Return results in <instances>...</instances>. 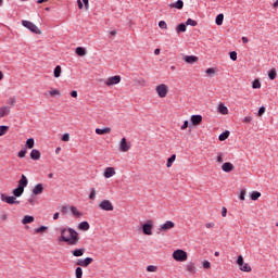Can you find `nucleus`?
<instances>
[{
    "instance_id": "47",
    "label": "nucleus",
    "mask_w": 278,
    "mask_h": 278,
    "mask_svg": "<svg viewBox=\"0 0 278 278\" xmlns=\"http://www.w3.org/2000/svg\"><path fill=\"white\" fill-rule=\"evenodd\" d=\"M245 197H247V189H243L240 191V195H239L240 201H244Z\"/></svg>"
},
{
    "instance_id": "36",
    "label": "nucleus",
    "mask_w": 278,
    "mask_h": 278,
    "mask_svg": "<svg viewBox=\"0 0 278 278\" xmlns=\"http://www.w3.org/2000/svg\"><path fill=\"white\" fill-rule=\"evenodd\" d=\"M176 31H177V34H181V33L186 31V24H184V23L179 24L176 28Z\"/></svg>"
},
{
    "instance_id": "13",
    "label": "nucleus",
    "mask_w": 278,
    "mask_h": 278,
    "mask_svg": "<svg viewBox=\"0 0 278 278\" xmlns=\"http://www.w3.org/2000/svg\"><path fill=\"white\" fill-rule=\"evenodd\" d=\"M182 60L187 64H194V63L199 62V56H195V55H184Z\"/></svg>"
},
{
    "instance_id": "59",
    "label": "nucleus",
    "mask_w": 278,
    "mask_h": 278,
    "mask_svg": "<svg viewBox=\"0 0 278 278\" xmlns=\"http://www.w3.org/2000/svg\"><path fill=\"white\" fill-rule=\"evenodd\" d=\"M222 216L225 218L227 216V207H223Z\"/></svg>"
},
{
    "instance_id": "21",
    "label": "nucleus",
    "mask_w": 278,
    "mask_h": 278,
    "mask_svg": "<svg viewBox=\"0 0 278 278\" xmlns=\"http://www.w3.org/2000/svg\"><path fill=\"white\" fill-rule=\"evenodd\" d=\"M170 8H176V10H184V0H177L170 4Z\"/></svg>"
},
{
    "instance_id": "23",
    "label": "nucleus",
    "mask_w": 278,
    "mask_h": 278,
    "mask_svg": "<svg viewBox=\"0 0 278 278\" xmlns=\"http://www.w3.org/2000/svg\"><path fill=\"white\" fill-rule=\"evenodd\" d=\"M30 223H34V216H31V215H26L22 219L23 225H29Z\"/></svg>"
},
{
    "instance_id": "4",
    "label": "nucleus",
    "mask_w": 278,
    "mask_h": 278,
    "mask_svg": "<svg viewBox=\"0 0 278 278\" xmlns=\"http://www.w3.org/2000/svg\"><path fill=\"white\" fill-rule=\"evenodd\" d=\"M23 27H26V29H29L33 34H41L40 28L34 24V22H29L27 20L22 21Z\"/></svg>"
},
{
    "instance_id": "58",
    "label": "nucleus",
    "mask_w": 278,
    "mask_h": 278,
    "mask_svg": "<svg viewBox=\"0 0 278 278\" xmlns=\"http://www.w3.org/2000/svg\"><path fill=\"white\" fill-rule=\"evenodd\" d=\"M251 121H253V117H251V116H245L243 118V123H251Z\"/></svg>"
},
{
    "instance_id": "15",
    "label": "nucleus",
    "mask_w": 278,
    "mask_h": 278,
    "mask_svg": "<svg viewBox=\"0 0 278 278\" xmlns=\"http://www.w3.org/2000/svg\"><path fill=\"white\" fill-rule=\"evenodd\" d=\"M28 184H29V181L27 180V177L25 175H22V178L18 180L17 188L25 190V188H27Z\"/></svg>"
},
{
    "instance_id": "12",
    "label": "nucleus",
    "mask_w": 278,
    "mask_h": 278,
    "mask_svg": "<svg viewBox=\"0 0 278 278\" xmlns=\"http://www.w3.org/2000/svg\"><path fill=\"white\" fill-rule=\"evenodd\" d=\"M91 262H93L92 257L79 258L77 261V266H83L84 268H88Z\"/></svg>"
},
{
    "instance_id": "31",
    "label": "nucleus",
    "mask_w": 278,
    "mask_h": 278,
    "mask_svg": "<svg viewBox=\"0 0 278 278\" xmlns=\"http://www.w3.org/2000/svg\"><path fill=\"white\" fill-rule=\"evenodd\" d=\"M187 271L191 273V275H194L197 273V267L194 266L193 263L187 265Z\"/></svg>"
},
{
    "instance_id": "16",
    "label": "nucleus",
    "mask_w": 278,
    "mask_h": 278,
    "mask_svg": "<svg viewBox=\"0 0 278 278\" xmlns=\"http://www.w3.org/2000/svg\"><path fill=\"white\" fill-rule=\"evenodd\" d=\"M43 191L45 187L42 186V184H37L33 189V194H35V197H38V194H42Z\"/></svg>"
},
{
    "instance_id": "48",
    "label": "nucleus",
    "mask_w": 278,
    "mask_h": 278,
    "mask_svg": "<svg viewBox=\"0 0 278 278\" xmlns=\"http://www.w3.org/2000/svg\"><path fill=\"white\" fill-rule=\"evenodd\" d=\"M63 142H68L71 140V135L68 132L64 134L61 138Z\"/></svg>"
},
{
    "instance_id": "17",
    "label": "nucleus",
    "mask_w": 278,
    "mask_h": 278,
    "mask_svg": "<svg viewBox=\"0 0 278 278\" xmlns=\"http://www.w3.org/2000/svg\"><path fill=\"white\" fill-rule=\"evenodd\" d=\"M235 168L236 167L230 162H226L222 165V170H224V173H231Z\"/></svg>"
},
{
    "instance_id": "28",
    "label": "nucleus",
    "mask_w": 278,
    "mask_h": 278,
    "mask_svg": "<svg viewBox=\"0 0 278 278\" xmlns=\"http://www.w3.org/2000/svg\"><path fill=\"white\" fill-rule=\"evenodd\" d=\"M227 138H229V130H226V131L222 132L218 137V140L220 142H225V140H227Z\"/></svg>"
},
{
    "instance_id": "19",
    "label": "nucleus",
    "mask_w": 278,
    "mask_h": 278,
    "mask_svg": "<svg viewBox=\"0 0 278 278\" xmlns=\"http://www.w3.org/2000/svg\"><path fill=\"white\" fill-rule=\"evenodd\" d=\"M202 121H203V116H201V115H192L191 116L192 125H201Z\"/></svg>"
},
{
    "instance_id": "6",
    "label": "nucleus",
    "mask_w": 278,
    "mask_h": 278,
    "mask_svg": "<svg viewBox=\"0 0 278 278\" xmlns=\"http://www.w3.org/2000/svg\"><path fill=\"white\" fill-rule=\"evenodd\" d=\"M1 201L8 203V205H18L21 203L15 195H5L4 193L1 194Z\"/></svg>"
},
{
    "instance_id": "3",
    "label": "nucleus",
    "mask_w": 278,
    "mask_h": 278,
    "mask_svg": "<svg viewBox=\"0 0 278 278\" xmlns=\"http://www.w3.org/2000/svg\"><path fill=\"white\" fill-rule=\"evenodd\" d=\"M236 263L239 266V270H241L242 273H251V265H249V263H244V257L242 255L238 256Z\"/></svg>"
},
{
    "instance_id": "55",
    "label": "nucleus",
    "mask_w": 278,
    "mask_h": 278,
    "mask_svg": "<svg viewBox=\"0 0 278 278\" xmlns=\"http://www.w3.org/2000/svg\"><path fill=\"white\" fill-rule=\"evenodd\" d=\"M216 74V71L212 67L207 68L206 70V75H215Z\"/></svg>"
},
{
    "instance_id": "38",
    "label": "nucleus",
    "mask_w": 278,
    "mask_h": 278,
    "mask_svg": "<svg viewBox=\"0 0 278 278\" xmlns=\"http://www.w3.org/2000/svg\"><path fill=\"white\" fill-rule=\"evenodd\" d=\"M60 75H62V67L60 65H58L55 68H54V77H60Z\"/></svg>"
},
{
    "instance_id": "1",
    "label": "nucleus",
    "mask_w": 278,
    "mask_h": 278,
    "mask_svg": "<svg viewBox=\"0 0 278 278\" xmlns=\"http://www.w3.org/2000/svg\"><path fill=\"white\" fill-rule=\"evenodd\" d=\"M60 242H66L70 247L79 244V232L73 228H61Z\"/></svg>"
},
{
    "instance_id": "57",
    "label": "nucleus",
    "mask_w": 278,
    "mask_h": 278,
    "mask_svg": "<svg viewBox=\"0 0 278 278\" xmlns=\"http://www.w3.org/2000/svg\"><path fill=\"white\" fill-rule=\"evenodd\" d=\"M180 129L184 131L185 129H188V121H185Z\"/></svg>"
},
{
    "instance_id": "63",
    "label": "nucleus",
    "mask_w": 278,
    "mask_h": 278,
    "mask_svg": "<svg viewBox=\"0 0 278 278\" xmlns=\"http://www.w3.org/2000/svg\"><path fill=\"white\" fill-rule=\"evenodd\" d=\"M77 3H78L79 10H83L84 9V3H81V0H77Z\"/></svg>"
},
{
    "instance_id": "42",
    "label": "nucleus",
    "mask_w": 278,
    "mask_h": 278,
    "mask_svg": "<svg viewBox=\"0 0 278 278\" xmlns=\"http://www.w3.org/2000/svg\"><path fill=\"white\" fill-rule=\"evenodd\" d=\"M269 79H277V72L275 70H271L268 72Z\"/></svg>"
},
{
    "instance_id": "18",
    "label": "nucleus",
    "mask_w": 278,
    "mask_h": 278,
    "mask_svg": "<svg viewBox=\"0 0 278 278\" xmlns=\"http://www.w3.org/2000/svg\"><path fill=\"white\" fill-rule=\"evenodd\" d=\"M112 132V128L110 127H105V128H96V134L98 136H105V134H111Z\"/></svg>"
},
{
    "instance_id": "56",
    "label": "nucleus",
    "mask_w": 278,
    "mask_h": 278,
    "mask_svg": "<svg viewBox=\"0 0 278 278\" xmlns=\"http://www.w3.org/2000/svg\"><path fill=\"white\" fill-rule=\"evenodd\" d=\"M266 112V108L261 106L258 110V116H262Z\"/></svg>"
},
{
    "instance_id": "51",
    "label": "nucleus",
    "mask_w": 278,
    "mask_h": 278,
    "mask_svg": "<svg viewBox=\"0 0 278 278\" xmlns=\"http://www.w3.org/2000/svg\"><path fill=\"white\" fill-rule=\"evenodd\" d=\"M230 60H232V62H236V60H238V53L236 51L230 52Z\"/></svg>"
},
{
    "instance_id": "26",
    "label": "nucleus",
    "mask_w": 278,
    "mask_h": 278,
    "mask_svg": "<svg viewBox=\"0 0 278 278\" xmlns=\"http://www.w3.org/2000/svg\"><path fill=\"white\" fill-rule=\"evenodd\" d=\"M30 157L35 161L40 160V152L37 149L31 150Z\"/></svg>"
},
{
    "instance_id": "50",
    "label": "nucleus",
    "mask_w": 278,
    "mask_h": 278,
    "mask_svg": "<svg viewBox=\"0 0 278 278\" xmlns=\"http://www.w3.org/2000/svg\"><path fill=\"white\" fill-rule=\"evenodd\" d=\"M159 27L161 29H167L168 28V25L164 22V21H160L159 22Z\"/></svg>"
},
{
    "instance_id": "29",
    "label": "nucleus",
    "mask_w": 278,
    "mask_h": 278,
    "mask_svg": "<svg viewBox=\"0 0 278 278\" xmlns=\"http://www.w3.org/2000/svg\"><path fill=\"white\" fill-rule=\"evenodd\" d=\"M223 21H225V15L223 13L218 14L215 18L216 25L220 26L223 25Z\"/></svg>"
},
{
    "instance_id": "22",
    "label": "nucleus",
    "mask_w": 278,
    "mask_h": 278,
    "mask_svg": "<svg viewBox=\"0 0 278 278\" xmlns=\"http://www.w3.org/2000/svg\"><path fill=\"white\" fill-rule=\"evenodd\" d=\"M84 253H86V249L81 248V249H76L72 252V254L74 255V257H81V255H84Z\"/></svg>"
},
{
    "instance_id": "35",
    "label": "nucleus",
    "mask_w": 278,
    "mask_h": 278,
    "mask_svg": "<svg viewBox=\"0 0 278 278\" xmlns=\"http://www.w3.org/2000/svg\"><path fill=\"white\" fill-rule=\"evenodd\" d=\"M71 212L74 216H77V218H79V216H81V212H79L77 210V206H71Z\"/></svg>"
},
{
    "instance_id": "41",
    "label": "nucleus",
    "mask_w": 278,
    "mask_h": 278,
    "mask_svg": "<svg viewBox=\"0 0 278 278\" xmlns=\"http://www.w3.org/2000/svg\"><path fill=\"white\" fill-rule=\"evenodd\" d=\"M8 129H10V127L0 126V136H5L8 134Z\"/></svg>"
},
{
    "instance_id": "33",
    "label": "nucleus",
    "mask_w": 278,
    "mask_h": 278,
    "mask_svg": "<svg viewBox=\"0 0 278 278\" xmlns=\"http://www.w3.org/2000/svg\"><path fill=\"white\" fill-rule=\"evenodd\" d=\"M175 160H177V155L173 154L166 163L167 168H170V166H173V163L175 162Z\"/></svg>"
},
{
    "instance_id": "7",
    "label": "nucleus",
    "mask_w": 278,
    "mask_h": 278,
    "mask_svg": "<svg viewBox=\"0 0 278 278\" xmlns=\"http://www.w3.org/2000/svg\"><path fill=\"white\" fill-rule=\"evenodd\" d=\"M155 90L161 99H164L168 94V86L165 84L156 86Z\"/></svg>"
},
{
    "instance_id": "61",
    "label": "nucleus",
    "mask_w": 278,
    "mask_h": 278,
    "mask_svg": "<svg viewBox=\"0 0 278 278\" xmlns=\"http://www.w3.org/2000/svg\"><path fill=\"white\" fill-rule=\"evenodd\" d=\"M206 229H212L214 227V223H207L205 224Z\"/></svg>"
},
{
    "instance_id": "9",
    "label": "nucleus",
    "mask_w": 278,
    "mask_h": 278,
    "mask_svg": "<svg viewBox=\"0 0 278 278\" xmlns=\"http://www.w3.org/2000/svg\"><path fill=\"white\" fill-rule=\"evenodd\" d=\"M129 149H131V144L129 142H127L126 138H122V140L119 142V151L122 153H127V151H129Z\"/></svg>"
},
{
    "instance_id": "45",
    "label": "nucleus",
    "mask_w": 278,
    "mask_h": 278,
    "mask_svg": "<svg viewBox=\"0 0 278 278\" xmlns=\"http://www.w3.org/2000/svg\"><path fill=\"white\" fill-rule=\"evenodd\" d=\"M84 277V270L81 269V267H77L76 268V278H81Z\"/></svg>"
},
{
    "instance_id": "25",
    "label": "nucleus",
    "mask_w": 278,
    "mask_h": 278,
    "mask_svg": "<svg viewBox=\"0 0 278 278\" xmlns=\"http://www.w3.org/2000/svg\"><path fill=\"white\" fill-rule=\"evenodd\" d=\"M78 229H80L81 231H88V229H90V224H88V222H81L78 225Z\"/></svg>"
},
{
    "instance_id": "14",
    "label": "nucleus",
    "mask_w": 278,
    "mask_h": 278,
    "mask_svg": "<svg viewBox=\"0 0 278 278\" xmlns=\"http://www.w3.org/2000/svg\"><path fill=\"white\" fill-rule=\"evenodd\" d=\"M103 175L105 179H110L111 177H114V175H116V170L114 169V167H106Z\"/></svg>"
},
{
    "instance_id": "5",
    "label": "nucleus",
    "mask_w": 278,
    "mask_h": 278,
    "mask_svg": "<svg viewBox=\"0 0 278 278\" xmlns=\"http://www.w3.org/2000/svg\"><path fill=\"white\" fill-rule=\"evenodd\" d=\"M100 210L103 212H114V204L110 200H103L99 203Z\"/></svg>"
},
{
    "instance_id": "37",
    "label": "nucleus",
    "mask_w": 278,
    "mask_h": 278,
    "mask_svg": "<svg viewBox=\"0 0 278 278\" xmlns=\"http://www.w3.org/2000/svg\"><path fill=\"white\" fill-rule=\"evenodd\" d=\"M34 144H35L34 138L27 139V141H26L27 149H34Z\"/></svg>"
},
{
    "instance_id": "43",
    "label": "nucleus",
    "mask_w": 278,
    "mask_h": 278,
    "mask_svg": "<svg viewBox=\"0 0 278 278\" xmlns=\"http://www.w3.org/2000/svg\"><path fill=\"white\" fill-rule=\"evenodd\" d=\"M186 25H190L191 27H197L198 23L192 18H188L186 22Z\"/></svg>"
},
{
    "instance_id": "40",
    "label": "nucleus",
    "mask_w": 278,
    "mask_h": 278,
    "mask_svg": "<svg viewBox=\"0 0 278 278\" xmlns=\"http://www.w3.org/2000/svg\"><path fill=\"white\" fill-rule=\"evenodd\" d=\"M223 157H225V154H223V152H218L217 157H216V162L218 164H223V162H224Z\"/></svg>"
},
{
    "instance_id": "2",
    "label": "nucleus",
    "mask_w": 278,
    "mask_h": 278,
    "mask_svg": "<svg viewBox=\"0 0 278 278\" xmlns=\"http://www.w3.org/2000/svg\"><path fill=\"white\" fill-rule=\"evenodd\" d=\"M172 256L175 262H186L188 260V252L178 249L173 252Z\"/></svg>"
},
{
    "instance_id": "64",
    "label": "nucleus",
    "mask_w": 278,
    "mask_h": 278,
    "mask_svg": "<svg viewBox=\"0 0 278 278\" xmlns=\"http://www.w3.org/2000/svg\"><path fill=\"white\" fill-rule=\"evenodd\" d=\"M242 42H243V45H247V43H249V39L247 38V37H242Z\"/></svg>"
},
{
    "instance_id": "27",
    "label": "nucleus",
    "mask_w": 278,
    "mask_h": 278,
    "mask_svg": "<svg viewBox=\"0 0 278 278\" xmlns=\"http://www.w3.org/2000/svg\"><path fill=\"white\" fill-rule=\"evenodd\" d=\"M218 112H219V114L226 115V114H229V109H227L225 104H219Z\"/></svg>"
},
{
    "instance_id": "54",
    "label": "nucleus",
    "mask_w": 278,
    "mask_h": 278,
    "mask_svg": "<svg viewBox=\"0 0 278 278\" xmlns=\"http://www.w3.org/2000/svg\"><path fill=\"white\" fill-rule=\"evenodd\" d=\"M50 97H55V94H60V90L53 89L49 91Z\"/></svg>"
},
{
    "instance_id": "10",
    "label": "nucleus",
    "mask_w": 278,
    "mask_h": 278,
    "mask_svg": "<svg viewBox=\"0 0 278 278\" xmlns=\"http://www.w3.org/2000/svg\"><path fill=\"white\" fill-rule=\"evenodd\" d=\"M105 84L108 86H116L117 84H121V76L118 75L111 76L106 79Z\"/></svg>"
},
{
    "instance_id": "30",
    "label": "nucleus",
    "mask_w": 278,
    "mask_h": 278,
    "mask_svg": "<svg viewBox=\"0 0 278 278\" xmlns=\"http://www.w3.org/2000/svg\"><path fill=\"white\" fill-rule=\"evenodd\" d=\"M260 197H262V193L260 191H253L250 194L251 201H257V199H260Z\"/></svg>"
},
{
    "instance_id": "60",
    "label": "nucleus",
    "mask_w": 278,
    "mask_h": 278,
    "mask_svg": "<svg viewBox=\"0 0 278 278\" xmlns=\"http://www.w3.org/2000/svg\"><path fill=\"white\" fill-rule=\"evenodd\" d=\"M83 3L85 5L86 10H88V8L90 7L89 0H83Z\"/></svg>"
},
{
    "instance_id": "8",
    "label": "nucleus",
    "mask_w": 278,
    "mask_h": 278,
    "mask_svg": "<svg viewBox=\"0 0 278 278\" xmlns=\"http://www.w3.org/2000/svg\"><path fill=\"white\" fill-rule=\"evenodd\" d=\"M153 222L150 220L142 225V231L144 236H153Z\"/></svg>"
},
{
    "instance_id": "39",
    "label": "nucleus",
    "mask_w": 278,
    "mask_h": 278,
    "mask_svg": "<svg viewBox=\"0 0 278 278\" xmlns=\"http://www.w3.org/2000/svg\"><path fill=\"white\" fill-rule=\"evenodd\" d=\"M89 199L91 201H94L97 199V189H91V191L89 193Z\"/></svg>"
},
{
    "instance_id": "20",
    "label": "nucleus",
    "mask_w": 278,
    "mask_h": 278,
    "mask_svg": "<svg viewBox=\"0 0 278 278\" xmlns=\"http://www.w3.org/2000/svg\"><path fill=\"white\" fill-rule=\"evenodd\" d=\"M8 114H10V106H1L0 118H4V116H8Z\"/></svg>"
},
{
    "instance_id": "46",
    "label": "nucleus",
    "mask_w": 278,
    "mask_h": 278,
    "mask_svg": "<svg viewBox=\"0 0 278 278\" xmlns=\"http://www.w3.org/2000/svg\"><path fill=\"white\" fill-rule=\"evenodd\" d=\"M147 270H148V273H156V271H157V266H155V265H149V266L147 267Z\"/></svg>"
},
{
    "instance_id": "52",
    "label": "nucleus",
    "mask_w": 278,
    "mask_h": 278,
    "mask_svg": "<svg viewBox=\"0 0 278 278\" xmlns=\"http://www.w3.org/2000/svg\"><path fill=\"white\" fill-rule=\"evenodd\" d=\"M25 155H27V149L21 150L17 154L18 157H25Z\"/></svg>"
},
{
    "instance_id": "49",
    "label": "nucleus",
    "mask_w": 278,
    "mask_h": 278,
    "mask_svg": "<svg viewBox=\"0 0 278 278\" xmlns=\"http://www.w3.org/2000/svg\"><path fill=\"white\" fill-rule=\"evenodd\" d=\"M0 220H3V222L8 220V213H5V211H2L0 213Z\"/></svg>"
},
{
    "instance_id": "34",
    "label": "nucleus",
    "mask_w": 278,
    "mask_h": 278,
    "mask_svg": "<svg viewBox=\"0 0 278 278\" xmlns=\"http://www.w3.org/2000/svg\"><path fill=\"white\" fill-rule=\"evenodd\" d=\"M252 88L254 90H260V88H262V83H260V79H255L253 83H252Z\"/></svg>"
},
{
    "instance_id": "11",
    "label": "nucleus",
    "mask_w": 278,
    "mask_h": 278,
    "mask_svg": "<svg viewBox=\"0 0 278 278\" xmlns=\"http://www.w3.org/2000/svg\"><path fill=\"white\" fill-rule=\"evenodd\" d=\"M175 228V223L167 220L166 223L162 224L159 228V231H169V229Z\"/></svg>"
},
{
    "instance_id": "24",
    "label": "nucleus",
    "mask_w": 278,
    "mask_h": 278,
    "mask_svg": "<svg viewBox=\"0 0 278 278\" xmlns=\"http://www.w3.org/2000/svg\"><path fill=\"white\" fill-rule=\"evenodd\" d=\"M23 192H25L24 189H21V187H17L15 188L13 191H12V194L15 197V198H18V197H23Z\"/></svg>"
},
{
    "instance_id": "32",
    "label": "nucleus",
    "mask_w": 278,
    "mask_h": 278,
    "mask_svg": "<svg viewBox=\"0 0 278 278\" xmlns=\"http://www.w3.org/2000/svg\"><path fill=\"white\" fill-rule=\"evenodd\" d=\"M76 53H77V55H79L80 58H84V55H86V49L85 48H83V47H78V48H76Z\"/></svg>"
},
{
    "instance_id": "62",
    "label": "nucleus",
    "mask_w": 278,
    "mask_h": 278,
    "mask_svg": "<svg viewBox=\"0 0 278 278\" xmlns=\"http://www.w3.org/2000/svg\"><path fill=\"white\" fill-rule=\"evenodd\" d=\"M71 97H73L74 99H77V91L76 90H73L71 92Z\"/></svg>"
},
{
    "instance_id": "44",
    "label": "nucleus",
    "mask_w": 278,
    "mask_h": 278,
    "mask_svg": "<svg viewBox=\"0 0 278 278\" xmlns=\"http://www.w3.org/2000/svg\"><path fill=\"white\" fill-rule=\"evenodd\" d=\"M47 226H40L39 228L35 229L36 233H45V231H47Z\"/></svg>"
},
{
    "instance_id": "53",
    "label": "nucleus",
    "mask_w": 278,
    "mask_h": 278,
    "mask_svg": "<svg viewBox=\"0 0 278 278\" xmlns=\"http://www.w3.org/2000/svg\"><path fill=\"white\" fill-rule=\"evenodd\" d=\"M203 268H206V269L212 268V263H210V261H204L203 262Z\"/></svg>"
}]
</instances>
